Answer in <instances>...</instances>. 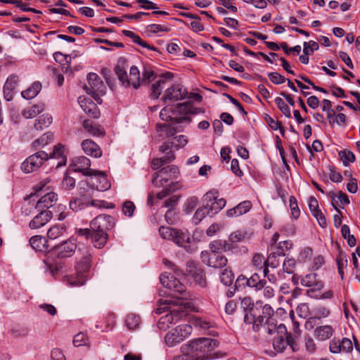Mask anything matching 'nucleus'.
<instances>
[{
    "instance_id": "f257e3e1",
    "label": "nucleus",
    "mask_w": 360,
    "mask_h": 360,
    "mask_svg": "<svg viewBox=\"0 0 360 360\" xmlns=\"http://www.w3.org/2000/svg\"><path fill=\"white\" fill-rule=\"evenodd\" d=\"M114 71L122 86L125 87L132 86L134 89H138L141 84L149 83L154 75V72L152 70L145 69L141 79L140 72L135 65L130 68L129 75H128L127 72V60L124 58H120L117 60Z\"/></svg>"
},
{
    "instance_id": "f03ea898",
    "label": "nucleus",
    "mask_w": 360,
    "mask_h": 360,
    "mask_svg": "<svg viewBox=\"0 0 360 360\" xmlns=\"http://www.w3.org/2000/svg\"><path fill=\"white\" fill-rule=\"evenodd\" d=\"M219 342L214 339L201 338L189 341L187 354L176 357V360H205L211 356V352L218 347Z\"/></svg>"
},
{
    "instance_id": "7ed1b4c3",
    "label": "nucleus",
    "mask_w": 360,
    "mask_h": 360,
    "mask_svg": "<svg viewBox=\"0 0 360 360\" xmlns=\"http://www.w3.org/2000/svg\"><path fill=\"white\" fill-rule=\"evenodd\" d=\"M64 147L60 145L54 146L52 153L49 155L46 152L39 150L26 158L21 165V169L25 173H31L37 171L49 158L61 159L57 165L58 167L65 165L66 158L64 156Z\"/></svg>"
},
{
    "instance_id": "20e7f679",
    "label": "nucleus",
    "mask_w": 360,
    "mask_h": 360,
    "mask_svg": "<svg viewBox=\"0 0 360 360\" xmlns=\"http://www.w3.org/2000/svg\"><path fill=\"white\" fill-rule=\"evenodd\" d=\"M173 301L171 300H165L163 306H160L156 309L157 314H162L165 311H169L170 312L162 316L157 323V327L162 330H166L170 324L175 323L179 320L184 319L188 315L186 307L182 304L174 306V308L171 306L173 304ZM188 303H186V305ZM186 306V304H184Z\"/></svg>"
},
{
    "instance_id": "39448f33",
    "label": "nucleus",
    "mask_w": 360,
    "mask_h": 360,
    "mask_svg": "<svg viewBox=\"0 0 360 360\" xmlns=\"http://www.w3.org/2000/svg\"><path fill=\"white\" fill-rule=\"evenodd\" d=\"M76 236H73L65 242V244H70L75 248L82 243L83 240L91 239L95 248L104 246L108 239L107 232L103 231H93L89 229H80L76 231Z\"/></svg>"
},
{
    "instance_id": "423d86ee",
    "label": "nucleus",
    "mask_w": 360,
    "mask_h": 360,
    "mask_svg": "<svg viewBox=\"0 0 360 360\" xmlns=\"http://www.w3.org/2000/svg\"><path fill=\"white\" fill-rule=\"evenodd\" d=\"M240 307L245 312L244 321L247 323H252L255 330L263 323V316L260 314L262 302L253 303L250 297H245L241 300Z\"/></svg>"
},
{
    "instance_id": "0eeeda50",
    "label": "nucleus",
    "mask_w": 360,
    "mask_h": 360,
    "mask_svg": "<svg viewBox=\"0 0 360 360\" xmlns=\"http://www.w3.org/2000/svg\"><path fill=\"white\" fill-rule=\"evenodd\" d=\"M190 110V106L186 103L167 105L161 110L160 117L166 122L181 123L186 120H190L188 117Z\"/></svg>"
},
{
    "instance_id": "6e6552de",
    "label": "nucleus",
    "mask_w": 360,
    "mask_h": 360,
    "mask_svg": "<svg viewBox=\"0 0 360 360\" xmlns=\"http://www.w3.org/2000/svg\"><path fill=\"white\" fill-rule=\"evenodd\" d=\"M88 84H86L84 89L86 92L91 95L94 100L99 104L102 103L101 96L105 94L106 87L101 79L96 73L90 72L87 75Z\"/></svg>"
},
{
    "instance_id": "1a4fd4ad",
    "label": "nucleus",
    "mask_w": 360,
    "mask_h": 360,
    "mask_svg": "<svg viewBox=\"0 0 360 360\" xmlns=\"http://www.w3.org/2000/svg\"><path fill=\"white\" fill-rule=\"evenodd\" d=\"M193 328L189 324L179 325L169 331L165 337V343L169 347H174L188 338L192 333Z\"/></svg>"
},
{
    "instance_id": "9d476101",
    "label": "nucleus",
    "mask_w": 360,
    "mask_h": 360,
    "mask_svg": "<svg viewBox=\"0 0 360 360\" xmlns=\"http://www.w3.org/2000/svg\"><path fill=\"white\" fill-rule=\"evenodd\" d=\"M79 194V198H75L70 201V208L74 212H78L91 206L90 200L94 197V189L86 184V187L83 185L80 186Z\"/></svg>"
},
{
    "instance_id": "9b49d317",
    "label": "nucleus",
    "mask_w": 360,
    "mask_h": 360,
    "mask_svg": "<svg viewBox=\"0 0 360 360\" xmlns=\"http://www.w3.org/2000/svg\"><path fill=\"white\" fill-rule=\"evenodd\" d=\"M179 173V168L175 165L162 167L154 174L152 183L156 187H164L168 185L169 180L176 179Z\"/></svg>"
},
{
    "instance_id": "f8f14e48",
    "label": "nucleus",
    "mask_w": 360,
    "mask_h": 360,
    "mask_svg": "<svg viewBox=\"0 0 360 360\" xmlns=\"http://www.w3.org/2000/svg\"><path fill=\"white\" fill-rule=\"evenodd\" d=\"M90 255H85L80 262L77 263L75 266L77 271L76 277L70 276L68 278V281L70 285L81 286L85 283L86 276L84 274L90 269Z\"/></svg>"
},
{
    "instance_id": "ddd939ff",
    "label": "nucleus",
    "mask_w": 360,
    "mask_h": 360,
    "mask_svg": "<svg viewBox=\"0 0 360 360\" xmlns=\"http://www.w3.org/2000/svg\"><path fill=\"white\" fill-rule=\"evenodd\" d=\"M219 250L208 249L202 251L201 252L202 262L214 268L225 266L227 264V259Z\"/></svg>"
},
{
    "instance_id": "4468645a",
    "label": "nucleus",
    "mask_w": 360,
    "mask_h": 360,
    "mask_svg": "<svg viewBox=\"0 0 360 360\" xmlns=\"http://www.w3.org/2000/svg\"><path fill=\"white\" fill-rule=\"evenodd\" d=\"M89 181H86L83 184V186L86 187V184H88L91 188L98 191H105L110 188L111 184L108 180L107 176L103 172L96 170L95 174H93L91 176Z\"/></svg>"
},
{
    "instance_id": "2eb2a0df",
    "label": "nucleus",
    "mask_w": 360,
    "mask_h": 360,
    "mask_svg": "<svg viewBox=\"0 0 360 360\" xmlns=\"http://www.w3.org/2000/svg\"><path fill=\"white\" fill-rule=\"evenodd\" d=\"M114 218L108 214H100L90 222V227L93 231H103L107 232L115 226Z\"/></svg>"
},
{
    "instance_id": "dca6fc26",
    "label": "nucleus",
    "mask_w": 360,
    "mask_h": 360,
    "mask_svg": "<svg viewBox=\"0 0 360 360\" xmlns=\"http://www.w3.org/2000/svg\"><path fill=\"white\" fill-rule=\"evenodd\" d=\"M288 345L291 347L293 352H296L299 349L298 345L295 340V338L292 337L291 334H288V333L285 335L278 334L274 338L273 346L277 352H283Z\"/></svg>"
},
{
    "instance_id": "f3484780",
    "label": "nucleus",
    "mask_w": 360,
    "mask_h": 360,
    "mask_svg": "<svg viewBox=\"0 0 360 360\" xmlns=\"http://www.w3.org/2000/svg\"><path fill=\"white\" fill-rule=\"evenodd\" d=\"M71 166L75 172H81L85 176H91L96 172V170L91 169V161L85 156H79L75 158Z\"/></svg>"
},
{
    "instance_id": "a211bd4d",
    "label": "nucleus",
    "mask_w": 360,
    "mask_h": 360,
    "mask_svg": "<svg viewBox=\"0 0 360 360\" xmlns=\"http://www.w3.org/2000/svg\"><path fill=\"white\" fill-rule=\"evenodd\" d=\"M204 201L206 202L208 209L212 214L219 212L225 207L226 203L224 198H218L212 192L206 193L204 195Z\"/></svg>"
},
{
    "instance_id": "6ab92c4d",
    "label": "nucleus",
    "mask_w": 360,
    "mask_h": 360,
    "mask_svg": "<svg viewBox=\"0 0 360 360\" xmlns=\"http://www.w3.org/2000/svg\"><path fill=\"white\" fill-rule=\"evenodd\" d=\"M188 143V139L184 135H179L173 137L172 141H167L162 143L159 146V151L160 153H165L169 150H172V148L179 150L184 147Z\"/></svg>"
},
{
    "instance_id": "aec40b11",
    "label": "nucleus",
    "mask_w": 360,
    "mask_h": 360,
    "mask_svg": "<svg viewBox=\"0 0 360 360\" xmlns=\"http://www.w3.org/2000/svg\"><path fill=\"white\" fill-rule=\"evenodd\" d=\"M186 272L193 278L195 283L201 287L206 286L207 281L205 274L202 269L196 266L195 262H188L187 263Z\"/></svg>"
},
{
    "instance_id": "412c9836",
    "label": "nucleus",
    "mask_w": 360,
    "mask_h": 360,
    "mask_svg": "<svg viewBox=\"0 0 360 360\" xmlns=\"http://www.w3.org/2000/svg\"><path fill=\"white\" fill-rule=\"evenodd\" d=\"M186 95V89L180 84H175L165 91L162 99L165 102L179 101L184 99Z\"/></svg>"
},
{
    "instance_id": "4be33fe9",
    "label": "nucleus",
    "mask_w": 360,
    "mask_h": 360,
    "mask_svg": "<svg viewBox=\"0 0 360 360\" xmlns=\"http://www.w3.org/2000/svg\"><path fill=\"white\" fill-rule=\"evenodd\" d=\"M78 103L85 113L93 118H98L100 115V110L96 104L90 98L86 96H79Z\"/></svg>"
},
{
    "instance_id": "5701e85b",
    "label": "nucleus",
    "mask_w": 360,
    "mask_h": 360,
    "mask_svg": "<svg viewBox=\"0 0 360 360\" xmlns=\"http://www.w3.org/2000/svg\"><path fill=\"white\" fill-rule=\"evenodd\" d=\"M199 234L201 236L200 233L198 231H195L192 236L188 232L183 231L182 230L176 229L174 236L173 242L178 246L183 247L186 244L192 245L193 240L195 239V236Z\"/></svg>"
},
{
    "instance_id": "b1692460",
    "label": "nucleus",
    "mask_w": 360,
    "mask_h": 360,
    "mask_svg": "<svg viewBox=\"0 0 360 360\" xmlns=\"http://www.w3.org/2000/svg\"><path fill=\"white\" fill-rule=\"evenodd\" d=\"M57 201V194L49 192L41 196L37 201L35 208L37 211H49L48 209L53 207Z\"/></svg>"
},
{
    "instance_id": "393cba45",
    "label": "nucleus",
    "mask_w": 360,
    "mask_h": 360,
    "mask_svg": "<svg viewBox=\"0 0 360 360\" xmlns=\"http://www.w3.org/2000/svg\"><path fill=\"white\" fill-rule=\"evenodd\" d=\"M82 148L84 152L91 157L100 158L102 155V150L99 146L91 139H85L82 142Z\"/></svg>"
},
{
    "instance_id": "a878e982",
    "label": "nucleus",
    "mask_w": 360,
    "mask_h": 360,
    "mask_svg": "<svg viewBox=\"0 0 360 360\" xmlns=\"http://www.w3.org/2000/svg\"><path fill=\"white\" fill-rule=\"evenodd\" d=\"M39 213L35 216L33 219L30 222V227L31 229H39L44 226L49 221L52 217L53 214L51 211H39Z\"/></svg>"
},
{
    "instance_id": "bb28decb",
    "label": "nucleus",
    "mask_w": 360,
    "mask_h": 360,
    "mask_svg": "<svg viewBox=\"0 0 360 360\" xmlns=\"http://www.w3.org/2000/svg\"><path fill=\"white\" fill-rule=\"evenodd\" d=\"M265 330L269 334H281L285 335L287 334V329L284 324L277 325L275 319H266L264 325Z\"/></svg>"
},
{
    "instance_id": "cd10ccee",
    "label": "nucleus",
    "mask_w": 360,
    "mask_h": 360,
    "mask_svg": "<svg viewBox=\"0 0 360 360\" xmlns=\"http://www.w3.org/2000/svg\"><path fill=\"white\" fill-rule=\"evenodd\" d=\"M18 81V77L14 75H11L7 78L4 86V96L6 101H10L13 99Z\"/></svg>"
},
{
    "instance_id": "c85d7f7f",
    "label": "nucleus",
    "mask_w": 360,
    "mask_h": 360,
    "mask_svg": "<svg viewBox=\"0 0 360 360\" xmlns=\"http://www.w3.org/2000/svg\"><path fill=\"white\" fill-rule=\"evenodd\" d=\"M75 253V251L73 249H50L49 251L46 252L48 258L47 260H45L44 262L49 264L51 265V262L49 261L51 258L57 257V258H65L69 257L73 255ZM52 262H55V259H52Z\"/></svg>"
},
{
    "instance_id": "c756f323",
    "label": "nucleus",
    "mask_w": 360,
    "mask_h": 360,
    "mask_svg": "<svg viewBox=\"0 0 360 360\" xmlns=\"http://www.w3.org/2000/svg\"><path fill=\"white\" fill-rule=\"evenodd\" d=\"M158 131L165 133L166 138L174 137L176 133L181 131V127L176 126L175 123L156 124Z\"/></svg>"
},
{
    "instance_id": "7c9ffc66",
    "label": "nucleus",
    "mask_w": 360,
    "mask_h": 360,
    "mask_svg": "<svg viewBox=\"0 0 360 360\" xmlns=\"http://www.w3.org/2000/svg\"><path fill=\"white\" fill-rule=\"evenodd\" d=\"M165 155L162 158H153L151 161V168L156 170L175 160V154L173 150H169L165 153Z\"/></svg>"
},
{
    "instance_id": "2f4dec72",
    "label": "nucleus",
    "mask_w": 360,
    "mask_h": 360,
    "mask_svg": "<svg viewBox=\"0 0 360 360\" xmlns=\"http://www.w3.org/2000/svg\"><path fill=\"white\" fill-rule=\"evenodd\" d=\"M335 332L330 325L317 326L314 329V336L319 340L324 341L330 339Z\"/></svg>"
},
{
    "instance_id": "473e14b6",
    "label": "nucleus",
    "mask_w": 360,
    "mask_h": 360,
    "mask_svg": "<svg viewBox=\"0 0 360 360\" xmlns=\"http://www.w3.org/2000/svg\"><path fill=\"white\" fill-rule=\"evenodd\" d=\"M82 125L84 129L92 136H101L105 134L103 128L91 120H84Z\"/></svg>"
},
{
    "instance_id": "72a5a7b5",
    "label": "nucleus",
    "mask_w": 360,
    "mask_h": 360,
    "mask_svg": "<svg viewBox=\"0 0 360 360\" xmlns=\"http://www.w3.org/2000/svg\"><path fill=\"white\" fill-rule=\"evenodd\" d=\"M282 250L283 249H280L276 252L271 253L265 260V264L271 268L276 269L285 256V253Z\"/></svg>"
},
{
    "instance_id": "f704fd0d",
    "label": "nucleus",
    "mask_w": 360,
    "mask_h": 360,
    "mask_svg": "<svg viewBox=\"0 0 360 360\" xmlns=\"http://www.w3.org/2000/svg\"><path fill=\"white\" fill-rule=\"evenodd\" d=\"M122 34L127 37L131 38L133 41L142 47L146 48L153 51H158V49L152 45L148 44L146 41L143 40L139 35L130 30H124Z\"/></svg>"
},
{
    "instance_id": "c9c22d12",
    "label": "nucleus",
    "mask_w": 360,
    "mask_h": 360,
    "mask_svg": "<svg viewBox=\"0 0 360 360\" xmlns=\"http://www.w3.org/2000/svg\"><path fill=\"white\" fill-rule=\"evenodd\" d=\"M316 274H309L301 279V284L306 287H314L316 290H320L323 287L321 281L316 279Z\"/></svg>"
},
{
    "instance_id": "e433bc0d",
    "label": "nucleus",
    "mask_w": 360,
    "mask_h": 360,
    "mask_svg": "<svg viewBox=\"0 0 360 360\" xmlns=\"http://www.w3.org/2000/svg\"><path fill=\"white\" fill-rule=\"evenodd\" d=\"M44 107L45 105L43 103H38L24 109L22 112V115L26 119L34 117L44 111Z\"/></svg>"
},
{
    "instance_id": "4c0bfd02",
    "label": "nucleus",
    "mask_w": 360,
    "mask_h": 360,
    "mask_svg": "<svg viewBox=\"0 0 360 360\" xmlns=\"http://www.w3.org/2000/svg\"><path fill=\"white\" fill-rule=\"evenodd\" d=\"M338 274L342 280L344 278V269L347 266L348 256L342 250H339V254L336 258Z\"/></svg>"
},
{
    "instance_id": "58836bf2",
    "label": "nucleus",
    "mask_w": 360,
    "mask_h": 360,
    "mask_svg": "<svg viewBox=\"0 0 360 360\" xmlns=\"http://www.w3.org/2000/svg\"><path fill=\"white\" fill-rule=\"evenodd\" d=\"M249 287L254 288L256 291L262 290L266 285V280L265 278H261L260 276L257 273L253 274L250 278Z\"/></svg>"
},
{
    "instance_id": "ea45409f",
    "label": "nucleus",
    "mask_w": 360,
    "mask_h": 360,
    "mask_svg": "<svg viewBox=\"0 0 360 360\" xmlns=\"http://www.w3.org/2000/svg\"><path fill=\"white\" fill-rule=\"evenodd\" d=\"M42 85L39 82H34L31 86L21 93L22 96L25 99L34 98L41 90Z\"/></svg>"
},
{
    "instance_id": "a19ab883",
    "label": "nucleus",
    "mask_w": 360,
    "mask_h": 360,
    "mask_svg": "<svg viewBox=\"0 0 360 360\" xmlns=\"http://www.w3.org/2000/svg\"><path fill=\"white\" fill-rule=\"evenodd\" d=\"M52 123V117L49 114H44L35 120L34 127L36 130L42 131Z\"/></svg>"
},
{
    "instance_id": "79ce46f5",
    "label": "nucleus",
    "mask_w": 360,
    "mask_h": 360,
    "mask_svg": "<svg viewBox=\"0 0 360 360\" xmlns=\"http://www.w3.org/2000/svg\"><path fill=\"white\" fill-rule=\"evenodd\" d=\"M53 140V134L51 132L44 134L39 139L35 140L32 146L34 150L40 147H44L51 143Z\"/></svg>"
},
{
    "instance_id": "37998d69",
    "label": "nucleus",
    "mask_w": 360,
    "mask_h": 360,
    "mask_svg": "<svg viewBox=\"0 0 360 360\" xmlns=\"http://www.w3.org/2000/svg\"><path fill=\"white\" fill-rule=\"evenodd\" d=\"M168 289L172 290L176 292L179 293L181 296L179 297L181 300H186V287L176 278L172 279V283L169 285Z\"/></svg>"
},
{
    "instance_id": "c03bdc74",
    "label": "nucleus",
    "mask_w": 360,
    "mask_h": 360,
    "mask_svg": "<svg viewBox=\"0 0 360 360\" xmlns=\"http://www.w3.org/2000/svg\"><path fill=\"white\" fill-rule=\"evenodd\" d=\"M210 212V211L207 205L199 207L193 217V223L195 225L198 224Z\"/></svg>"
},
{
    "instance_id": "a18cd8bd",
    "label": "nucleus",
    "mask_w": 360,
    "mask_h": 360,
    "mask_svg": "<svg viewBox=\"0 0 360 360\" xmlns=\"http://www.w3.org/2000/svg\"><path fill=\"white\" fill-rule=\"evenodd\" d=\"M328 195L331 198L332 202H334L335 204L337 203L335 201L336 198L342 205H349L350 202L348 195L341 191H339L338 194H335V193L333 191H330L328 193Z\"/></svg>"
},
{
    "instance_id": "49530a36",
    "label": "nucleus",
    "mask_w": 360,
    "mask_h": 360,
    "mask_svg": "<svg viewBox=\"0 0 360 360\" xmlns=\"http://www.w3.org/2000/svg\"><path fill=\"white\" fill-rule=\"evenodd\" d=\"M248 238V234L245 231H236L229 236V241L233 245L234 243L242 242Z\"/></svg>"
},
{
    "instance_id": "de8ad7c7",
    "label": "nucleus",
    "mask_w": 360,
    "mask_h": 360,
    "mask_svg": "<svg viewBox=\"0 0 360 360\" xmlns=\"http://www.w3.org/2000/svg\"><path fill=\"white\" fill-rule=\"evenodd\" d=\"M176 229L170 228L168 226H161L159 228V233L160 236L165 239L168 240L173 241L174 236L175 233Z\"/></svg>"
},
{
    "instance_id": "09e8293b",
    "label": "nucleus",
    "mask_w": 360,
    "mask_h": 360,
    "mask_svg": "<svg viewBox=\"0 0 360 360\" xmlns=\"http://www.w3.org/2000/svg\"><path fill=\"white\" fill-rule=\"evenodd\" d=\"M125 323L129 330H134L140 324V317L134 314H130L127 316Z\"/></svg>"
},
{
    "instance_id": "8fccbe9b",
    "label": "nucleus",
    "mask_w": 360,
    "mask_h": 360,
    "mask_svg": "<svg viewBox=\"0 0 360 360\" xmlns=\"http://www.w3.org/2000/svg\"><path fill=\"white\" fill-rule=\"evenodd\" d=\"M176 182H172L169 184L167 186H165L163 189L157 194L156 198L159 200H162L164 198L172 193L173 192H174L176 190Z\"/></svg>"
},
{
    "instance_id": "3c124183",
    "label": "nucleus",
    "mask_w": 360,
    "mask_h": 360,
    "mask_svg": "<svg viewBox=\"0 0 360 360\" xmlns=\"http://www.w3.org/2000/svg\"><path fill=\"white\" fill-rule=\"evenodd\" d=\"M339 155L345 166H347L350 162H354L355 161V155L349 150L340 151Z\"/></svg>"
},
{
    "instance_id": "603ef678",
    "label": "nucleus",
    "mask_w": 360,
    "mask_h": 360,
    "mask_svg": "<svg viewBox=\"0 0 360 360\" xmlns=\"http://www.w3.org/2000/svg\"><path fill=\"white\" fill-rule=\"evenodd\" d=\"M165 83V81L162 79L158 80L155 84H153L151 86V93L150 97L155 99L159 97L161 94V91L163 89L162 85Z\"/></svg>"
},
{
    "instance_id": "864d4df0",
    "label": "nucleus",
    "mask_w": 360,
    "mask_h": 360,
    "mask_svg": "<svg viewBox=\"0 0 360 360\" xmlns=\"http://www.w3.org/2000/svg\"><path fill=\"white\" fill-rule=\"evenodd\" d=\"M275 103L281 112L288 118L291 117V112L288 105L284 102L281 97L275 98Z\"/></svg>"
},
{
    "instance_id": "5fc2aeb1",
    "label": "nucleus",
    "mask_w": 360,
    "mask_h": 360,
    "mask_svg": "<svg viewBox=\"0 0 360 360\" xmlns=\"http://www.w3.org/2000/svg\"><path fill=\"white\" fill-rule=\"evenodd\" d=\"M198 199L195 196H192L188 198L185 204L184 207V211L186 214H190L192 212L194 209L198 206Z\"/></svg>"
},
{
    "instance_id": "6e6d98bb",
    "label": "nucleus",
    "mask_w": 360,
    "mask_h": 360,
    "mask_svg": "<svg viewBox=\"0 0 360 360\" xmlns=\"http://www.w3.org/2000/svg\"><path fill=\"white\" fill-rule=\"evenodd\" d=\"M30 245L31 248H39L41 245L43 246V248H46L48 246L47 240L44 237H42L41 236H34L30 239Z\"/></svg>"
},
{
    "instance_id": "4d7b16f0",
    "label": "nucleus",
    "mask_w": 360,
    "mask_h": 360,
    "mask_svg": "<svg viewBox=\"0 0 360 360\" xmlns=\"http://www.w3.org/2000/svg\"><path fill=\"white\" fill-rule=\"evenodd\" d=\"M146 30L148 32L157 34L158 32H168L170 31V28L167 25H158V24H150L146 27Z\"/></svg>"
},
{
    "instance_id": "13d9d810",
    "label": "nucleus",
    "mask_w": 360,
    "mask_h": 360,
    "mask_svg": "<svg viewBox=\"0 0 360 360\" xmlns=\"http://www.w3.org/2000/svg\"><path fill=\"white\" fill-rule=\"evenodd\" d=\"M234 276L231 271L225 269L222 271L220 279L221 282L225 285H230L233 281Z\"/></svg>"
},
{
    "instance_id": "bf43d9fd",
    "label": "nucleus",
    "mask_w": 360,
    "mask_h": 360,
    "mask_svg": "<svg viewBox=\"0 0 360 360\" xmlns=\"http://www.w3.org/2000/svg\"><path fill=\"white\" fill-rule=\"evenodd\" d=\"M303 46V53L305 55H311L314 51L318 50L319 48V44L312 40L309 42H304Z\"/></svg>"
},
{
    "instance_id": "052dcab7",
    "label": "nucleus",
    "mask_w": 360,
    "mask_h": 360,
    "mask_svg": "<svg viewBox=\"0 0 360 360\" xmlns=\"http://www.w3.org/2000/svg\"><path fill=\"white\" fill-rule=\"evenodd\" d=\"M196 326L206 330L214 327V323L202 318H196L193 323Z\"/></svg>"
},
{
    "instance_id": "680f3d73",
    "label": "nucleus",
    "mask_w": 360,
    "mask_h": 360,
    "mask_svg": "<svg viewBox=\"0 0 360 360\" xmlns=\"http://www.w3.org/2000/svg\"><path fill=\"white\" fill-rule=\"evenodd\" d=\"M135 209L136 206L131 201L127 200L123 203L122 212L125 216L128 217H131L134 215Z\"/></svg>"
},
{
    "instance_id": "e2e57ef3",
    "label": "nucleus",
    "mask_w": 360,
    "mask_h": 360,
    "mask_svg": "<svg viewBox=\"0 0 360 360\" xmlns=\"http://www.w3.org/2000/svg\"><path fill=\"white\" fill-rule=\"evenodd\" d=\"M165 221L168 224H175L179 221L178 214L172 209H169L165 214Z\"/></svg>"
},
{
    "instance_id": "0e129e2a",
    "label": "nucleus",
    "mask_w": 360,
    "mask_h": 360,
    "mask_svg": "<svg viewBox=\"0 0 360 360\" xmlns=\"http://www.w3.org/2000/svg\"><path fill=\"white\" fill-rule=\"evenodd\" d=\"M290 207L292 216L295 219H297L300 217V210L299 209L297 200L293 195L290 197Z\"/></svg>"
},
{
    "instance_id": "69168bd1",
    "label": "nucleus",
    "mask_w": 360,
    "mask_h": 360,
    "mask_svg": "<svg viewBox=\"0 0 360 360\" xmlns=\"http://www.w3.org/2000/svg\"><path fill=\"white\" fill-rule=\"evenodd\" d=\"M296 311L298 316L303 319H306L310 315L309 307L307 303L300 304L296 309Z\"/></svg>"
},
{
    "instance_id": "338daca9",
    "label": "nucleus",
    "mask_w": 360,
    "mask_h": 360,
    "mask_svg": "<svg viewBox=\"0 0 360 360\" xmlns=\"http://www.w3.org/2000/svg\"><path fill=\"white\" fill-rule=\"evenodd\" d=\"M90 203L91 206L99 208L112 209L115 207V205L113 203L108 202L105 200H94L93 198H91Z\"/></svg>"
},
{
    "instance_id": "774afa93",
    "label": "nucleus",
    "mask_w": 360,
    "mask_h": 360,
    "mask_svg": "<svg viewBox=\"0 0 360 360\" xmlns=\"http://www.w3.org/2000/svg\"><path fill=\"white\" fill-rule=\"evenodd\" d=\"M252 207V203L249 200H245L238 204L236 208L239 216L247 213Z\"/></svg>"
}]
</instances>
